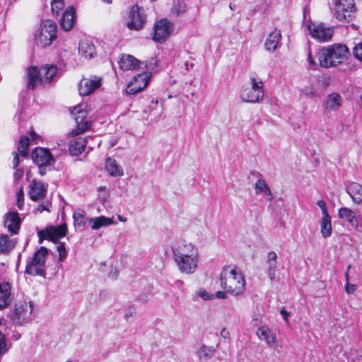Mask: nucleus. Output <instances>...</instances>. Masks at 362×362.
Returning <instances> with one entry per match:
<instances>
[{
	"label": "nucleus",
	"mask_w": 362,
	"mask_h": 362,
	"mask_svg": "<svg viewBox=\"0 0 362 362\" xmlns=\"http://www.w3.org/2000/svg\"><path fill=\"white\" fill-rule=\"evenodd\" d=\"M28 88L34 89L38 83H49L57 77V67L55 65L45 64L40 69L35 66L27 70Z\"/></svg>",
	"instance_id": "7ed1b4c3"
},
{
	"label": "nucleus",
	"mask_w": 362,
	"mask_h": 362,
	"mask_svg": "<svg viewBox=\"0 0 362 362\" xmlns=\"http://www.w3.org/2000/svg\"><path fill=\"white\" fill-rule=\"evenodd\" d=\"M57 26L52 20L42 21L40 28L35 33V42L41 47H45L57 38Z\"/></svg>",
	"instance_id": "39448f33"
},
{
	"label": "nucleus",
	"mask_w": 362,
	"mask_h": 362,
	"mask_svg": "<svg viewBox=\"0 0 362 362\" xmlns=\"http://www.w3.org/2000/svg\"><path fill=\"white\" fill-rule=\"evenodd\" d=\"M346 192L356 204L362 203V185L358 182H351L346 185Z\"/></svg>",
	"instance_id": "393cba45"
},
{
	"label": "nucleus",
	"mask_w": 362,
	"mask_h": 362,
	"mask_svg": "<svg viewBox=\"0 0 362 362\" xmlns=\"http://www.w3.org/2000/svg\"><path fill=\"white\" fill-rule=\"evenodd\" d=\"M30 145V139L27 136H23L21 137L18 145V150L20 152L21 155L23 157H26L28 154V146Z\"/></svg>",
	"instance_id": "c9c22d12"
},
{
	"label": "nucleus",
	"mask_w": 362,
	"mask_h": 362,
	"mask_svg": "<svg viewBox=\"0 0 362 362\" xmlns=\"http://www.w3.org/2000/svg\"><path fill=\"white\" fill-rule=\"evenodd\" d=\"M356 11L354 0L334 1V15L337 20L349 23L355 18Z\"/></svg>",
	"instance_id": "423d86ee"
},
{
	"label": "nucleus",
	"mask_w": 362,
	"mask_h": 362,
	"mask_svg": "<svg viewBox=\"0 0 362 362\" xmlns=\"http://www.w3.org/2000/svg\"><path fill=\"white\" fill-rule=\"evenodd\" d=\"M255 190L257 194H262L267 197L268 200L271 201L272 199V192L265 180L259 179L255 183Z\"/></svg>",
	"instance_id": "473e14b6"
},
{
	"label": "nucleus",
	"mask_w": 362,
	"mask_h": 362,
	"mask_svg": "<svg viewBox=\"0 0 362 362\" xmlns=\"http://www.w3.org/2000/svg\"><path fill=\"white\" fill-rule=\"evenodd\" d=\"M33 162L37 165H52L54 159L50 152L42 148H36L31 154Z\"/></svg>",
	"instance_id": "6ab92c4d"
},
{
	"label": "nucleus",
	"mask_w": 362,
	"mask_h": 362,
	"mask_svg": "<svg viewBox=\"0 0 362 362\" xmlns=\"http://www.w3.org/2000/svg\"><path fill=\"white\" fill-rule=\"evenodd\" d=\"M277 262H267L268 265L267 274L271 281H273L276 278V269Z\"/></svg>",
	"instance_id": "37998d69"
},
{
	"label": "nucleus",
	"mask_w": 362,
	"mask_h": 362,
	"mask_svg": "<svg viewBox=\"0 0 362 362\" xmlns=\"http://www.w3.org/2000/svg\"><path fill=\"white\" fill-rule=\"evenodd\" d=\"M74 226L76 229L83 230L88 219L86 218L85 214L81 211H75L73 214Z\"/></svg>",
	"instance_id": "f704fd0d"
},
{
	"label": "nucleus",
	"mask_w": 362,
	"mask_h": 362,
	"mask_svg": "<svg viewBox=\"0 0 362 362\" xmlns=\"http://www.w3.org/2000/svg\"><path fill=\"white\" fill-rule=\"evenodd\" d=\"M215 297L219 299H226L227 298V291H217L215 293Z\"/></svg>",
	"instance_id": "bf43d9fd"
},
{
	"label": "nucleus",
	"mask_w": 362,
	"mask_h": 362,
	"mask_svg": "<svg viewBox=\"0 0 362 362\" xmlns=\"http://www.w3.org/2000/svg\"><path fill=\"white\" fill-rule=\"evenodd\" d=\"M105 168L110 176H113V160L111 158H106Z\"/></svg>",
	"instance_id": "603ef678"
},
{
	"label": "nucleus",
	"mask_w": 362,
	"mask_h": 362,
	"mask_svg": "<svg viewBox=\"0 0 362 362\" xmlns=\"http://www.w3.org/2000/svg\"><path fill=\"white\" fill-rule=\"evenodd\" d=\"M281 38V31L274 29V31H272L269 36L267 37L264 46L265 49L268 51H274L278 48V46L280 42V40Z\"/></svg>",
	"instance_id": "c756f323"
},
{
	"label": "nucleus",
	"mask_w": 362,
	"mask_h": 362,
	"mask_svg": "<svg viewBox=\"0 0 362 362\" xmlns=\"http://www.w3.org/2000/svg\"><path fill=\"white\" fill-rule=\"evenodd\" d=\"M57 243V250L59 254L58 261L62 262L66 259L68 252L66 249L64 243Z\"/></svg>",
	"instance_id": "a19ab883"
},
{
	"label": "nucleus",
	"mask_w": 362,
	"mask_h": 362,
	"mask_svg": "<svg viewBox=\"0 0 362 362\" xmlns=\"http://www.w3.org/2000/svg\"><path fill=\"white\" fill-rule=\"evenodd\" d=\"M157 59L154 57H151L148 61L141 62V64H144L146 69L150 71L155 70L156 67L157 66Z\"/></svg>",
	"instance_id": "c03bdc74"
},
{
	"label": "nucleus",
	"mask_w": 362,
	"mask_h": 362,
	"mask_svg": "<svg viewBox=\"0 0 362 362\" xmlns=\"http://www.w3.org/2000/svg\"><path fill=\"white\" fill-rule=\"evenodd\" d=\"M350 268H351V265H349L348 267H347V270H346V272L345 273L346 282H349V270Z\"/></svg>",
	"instance_id": "338daca9"
},
{
	"label": "nucleus",
	"mask_w": 362,
	"mask_h": 362,
	"mask_svg": "<svg viewBox=\"0 0 362 362\" xmlns=\"http://www.w3.org/2000/svg\"><path fill=\"white\" fill-rule=\"evenodd\" d=\"M88 141L85 138L76 137L70 141L69 151L72 156L80 155L86 148Z\"/></svg>",
	"instance_id": "cd10ccee"
},
{
	"label": "nucleus",
	"mask_w": 362,
	"mask_h": 362,
	"mask_svg": "<svg viewBox=\"0 0 362 362\" xmlns=\"http://www.w3.org/2000/svg\"><path fill=\"white\" fill-rule=\"evenodd\" d=\"M100 84V78L94 77L93 78L83 79L81 81L79 85V93L83 96L88 95L98 88Z\"/></svg>",
	"instance_id": "4be33fe9"
},
{
	"label": "nucleus",
	"mask_w": 362,
	"mask_h": 362,
	"mask_svg": "<svg viewBox=\"0 0 362 362\" xmlns=\"http://www.w3.org/2000/svg\"><path fill=\"white\" fill-rule=\"evenodd\" d=\"M47 187L41 181L33 180L29 185L28 195L31 200L37 202L46 198Z\"/></svg>",
	"instance_id": "a211bd4d"
},
{
	"label": "nucleus",
	"mask_w": 362,
	"mask_h": 362,
	"mask_svg": "<svg viewBox=\"0 0 362 362\" xmlns=\"http://www.w3.org/2000/svg\"><path fill=\"white\" fill-rule=\"evenodd\" d=\"M51 10L52 13L56 16H59L60 12L64 8V0H51Z\"/></svg>",
	"instance_id": "58836bf2"
},
{
	"label": "nucleus",
	"mask_w": 362,
	"mask_h": 362,
	"mask_svg": "<svg viewBox=\"0 0 362 362\" xmlns=\"http://www.w3.org/2000/svg\"><path fill=\"white\" fill-rule=\"evenodd\" d=\"M123 169L115 163V177L123 175Z\"/></svg>",
	"instance_id": "13d9d810"
},
{
	"label": "nucleus",
	"mask_w": 362,
	"mask_h": 362,
	"mask_svg": "<svg viewBox=\"0 0 362 362\" xmlns=\"http://www.w3.org/2000/svg\"><path fill=\"white\" fill-rule=\"evenodd\" d=\"M67 233V227L66 224H62L58 226H50L45 230H40L37 233L40 243L43 239H51L54 243H58V240L66 236Z\"/></svg>",
	"instance_id": "f8f14e48"
},
{
	"label": "nucleus",
	"mask_w": 362,
	"mask_h": 362,
	"mask_svg": "<svg viewBox=\"0 0 362 362\" xmlns=\"http://www.w3.org/2000/svg\"><path fill=\"white\" fill-rule=\"evenodd\" d=\"M257 336L260 340L264 341L271 348H274L276 344L275 335L273 334L269 328L266 326H262L257 329Z\"/></svg>",
	"instance_id": "bb28decb"
},
{
	"label": "nucleus",
	"mask_w": 362,
	"mask_h": 362,
	"mask_svg": "<svg viewBox=\"0 0 362 362\" xmlns=\"http://www.w3.org/2000/svg\"><path fill=\"white\" fill-rule=\"evenodd\" d=\"M136 300L142 304H146L148 300V295L146 293H141L138 296Z\"/></svg>",
	"instance_id": "5fc2aeb1"
},
{
	"label": "nucleus",
	"mask_w": 362,
	"mask_h": 362,
	"mask_svg": "<svg viewBox=\"0 0 362 362\" xmlns=\"http://www.w3.org/2000/svg\"><path fill=\"white\" fill-rule=\"evenodd\" d=\"M277 255L275 252L271 251L267 255V262H276Z\"/></svg>",
	"instance_id": "6e6d98bb"
},
{
	"label": "nucleus",
	"mask_w": 362,
	"mask_h": 362,
	"mask_svg": "<svg viewBox=\"0 0 362 362\" xmlns=\"http://www.w3.org/2000/svg\"><path fill=\"white\" fill-rule=\"evenodd\" d=\"M76 19V16L74 7L69 6L63 12L59 21V25L64 30L69 31L74 27Z\"/></svg>",
	"instance_id": "412c9836"
},
{
	"label": "nucleus",
	"mask_w": 362,
	"mask_h": 362,
	"mask_svg": "<svg viewBox=\"0 0 362 362\" xmlns=\"http://www.w3.org/2000/svg\"><path fill=\"white\" fill-rule=\"evenodd\" d=\"M230 269L225 266L221 273V286L227 289V292L238 296L241 295L245 288V280L241 273H238L235 268Z\"/></svg>",
	"instance_id": "f03ea898"
},
{
	"label": "nucleus",
	"mask_w": 362,
	"mask_h": 362,
	"mask_svg": "<svg viewBox=\"0 0 362 362\" xmlns=\"http://www.w3.org/2000/svg\"><path fill=\"white\" fill-rule=\"evenodd\" d=\"M150 77L146 73L135 76L127 86L125 92L128 95H134L145 88L149 82Z\"/></svg>",
	"instance_id": "2eb2a0df"
},
{
	"label": "nucleus",
	"mask_w": 362,
	"mask_h": 362,
	"mask_svg": "<svg viewBox=\"0 0 362 362\" xmlns=\"http://www.w3.org/2000/svg\"><path fill=\"white\" fill-rule=\"evenodd\" d=\"M42 203L39 204L35 209L37 212L42 213L44 211L49 212V208L52 206V202L50 199L45 198L44 199H42Z\"/></svg>",
	"instance_id": "ea45409f"
},
{
	"label": "nucleus",
	"mask_w": 362,
	"mask_h": 362,
	"mask_svg": "<svg viewBox=\"0 0 362 362\" xmlns=\"http://www.w3.org/2000/svg\"><path fill=\"white\" fill-rule=\"evenodd\" d=\"M11 284L0 281V310L7 308L11 302Z\"/></svg>",
	"instance_id": "b1692460"
},
{
	"label": "nucleus",
	"mask_w": 362,
	"mask_h": 362,
	"mask_svg": "<svg viewBox=\"0 0 362 362\" xmlns=\"http://www.w3.org/2000/svg\"><path fill=\"white\" fill-rule=\"evenodd\" d=\"M13 168H16L19 164V156L18 153L16 152L13 153Z\"/></svg>",
	"instance_id": "4d7b16f0"
},
{
	"label": "nucleus",
	"mask_w": 362,
	"mask_h": 362,
	"mask_svg": "<svg viewBox=\"0 0 362 362\" xmlns=\"http://www.w3.org/2000/svg\"><path fill=\"white\" fill-rule=\"evenodd\" d=\"M136 313V308L133 305H129L124 310V317L126 320L132 317Z\"/></svg>",
	"instance_id": "8fccbe9b"
},
{
	"label": "nucleus",
	"mask_w": 362,
	"mask_h": 362,
	"mask_svg": "<svg viewBox=\"0 0 362 362\" xmlns=\"http://www.w3.org/2000/svg\"><path fill=\"white\" fill-rule=\"evenodd\" d=\"M22 220L16 211H8L4 216V225L12 235L18 233Z\"/></svg>",
	"instance_id": "f3484780"
},
{
	"label": "nucleus",
	"mask_w": 362,
	"mask_h": 362,
	"mask_svg": "<svg viewBox=\"0 0 362 362\" xmlns=\"http://www.w3.org/2000/svg\"><path fill=\"white\" fill-rule=\"evenodd\" d=\"M129 22L127 25L130 30H139L146 23V15L144 8L134 5L129 13Z\"/></svg>",
	"instance_id": "1a4fd4ad"
},
{
	"label": "nucleus",
	"mask_w": 362,
	"mask_h": 362,
	"mask_svg": "<svg viewBox=\"0 0 362 362\" xmlns=\"http://www.w3.org/2000/svg\"><path fill=\"white\" fill-rule=\"evenodd\" d=\"M197 295L204 300H209L214 298V294H209L204 288H200Z\"/></svg>",
	"instance_id": "09e8293b"
},
{
	"label": "nucleus",
	"mask_w": 362,
	"mask_h": 362,
	"mask_svg": "<svg viewBox=\"0 0 362 362\" xmlns=\"http://www.w3.org/2000/svg\"><path fill=\"white\" fill-rule=\"evenodd\" d=\"M16 245V239L11 238L8 235H0V254L8 255Z\"/></svg>",
	"instance_id": "7c9ffc66"
},
{
	"label": "nucleus",
	"mask_w": 362,
	"mask_h": 362,
	"mask_svg": "<svg viewBox=\"0 0 362 362\" xmlns=\"http://www.w3.org/2000/svg\"><path fill=\"white\" fill-rule=\"evenodd\" d=\"M175 262L181 272L193 274L197 268L198 252L185 255Z\"/></svg>",
	"instance_id": "4468645a"
},
{
	"label": "nucleus",
	"mask_w": 362,
	"mask_h": 362,
	"mask_svg": "<svg viewBox=\"0 0 362 362\" xmlns=\"http://www.w3.org/2000/svg\"><path fill=\"white\" fill-rule=\"evenodd\" d=\"M338 216L341 220L349 223L355 228H358L360 223L362 222L361 216L358 215L356 211L348 207L339 208L338 210Z\"/></svg>",
	"instance_id": "dca6fc26"
},
{
	"label": "nucleus",
	"mask_w": 362,
	"mask_h": 362,
	"mask_svg": "<svg viewBox=\"0 0 362 362\" xmlns=\"http://www.w3.org/2000/svg\"><path fill=\"white\" fill-rule=\"evenodd\" d=\"M112 223L113 221L111 218L103 216L88 219V223L93 230H98L102 226H110Z\"/></svg>",
	"instance_id": "2f4dec72"
},
{
	"label": "nucleus",
	"mask_w": 362,
	"mask_h": 362,
	"mask_svg": "<svg viewBox=\"0 0 362 362\" xmlns=\"http://www.w3.org/2000/svg\"><path fill=\"white\" fill-rule=\"evenodd\" d=\"M320 232L323 238H328L332 235L331 216H322L320 221Z\"/></svg>",
	"instance_id": "72a5a7b5"
},
{
	"label": "nucleus",
	"mask_w": 362,
	"mask_h": 362,
	"mask_svg": "<svg viewBox=\"0 0 362 362\" xmlns=\"http://www.w3.org/2000/svg\"><path fill=\"white\" fill-rule=\"evenodd\" d=\"M24 205V192L23 188H21L17 193V206L20 210L23 209Z\"/></svg>",
	"instance_id": "de8ad7c7"
},
{
	"label": "nucleus",
	"mask_w": 362,
	"mask_h": 362,
	"mask_svg": "<svg viewBox=\"0 0 362 362\" xmlns=\"http://www.w3.org/2000/svg\"><path fill=\"white\" fill-rule=\"evenodd\" d=\"M280 314L282 315L284 320H285L286 322H288V317L289 316V313L286 310L284 307H282L281 308Z\"/></svg>",
	"instance_id": "052dcab7"
},
{
	"label": "nucleus",
	"mask_w": 362,
	"mask_h": 362,
	"mask_svg": "<svg viewBox=\"0 0 362 362\" xmlns=\"http://www.w3.org/2000/svg\"><path fill=\"white\" fill-rule=\"evenodd\" d=\"M240 97L244 102L247 103H259L264 97L263 89H250L245 88L240 93Z\"/></svg>",
	"instance_id": "5701e85b"
},
{
	"label": "nucleus",
	"mask_w": 362,
	"mask_h": 362,
	"mask_svg": "<svg viewBox=\"0 0 362 362\" xmlns=\"http://www.w3.org/2000/svg\"><path fill=\"white\" fill-rule=\"evenodd\" d=\"M340 100L341 98L338 94H331L327 98V107L332 110L335 109L341 105Z\"/></svg>",
	"instance_id": "4c0bfd02"
},
{
	"label": "nucleus",
	"mask_w": 362,
	"mask_h": 362,
	"mask_svg": "<svg viewBox=\"0 0 362 362\" xmlns=\"http://www.w3.org/2000/svg\"><path fill=\"white\" fill-rule=\"evenodd\" d=\"M50 165H38L39 167V173L40 174L43 176L46 174V170H47V166H49Z\"/></svg>",
	"instance_id": "0e129e2a"
},
{
	"label": "nucleus",
	"mask_w": 362,
	"mask_h": 362,
	"mask_svg": "<svg viewBox=\"0 0 362 362\" xmlns=\"http://www.w3.org/2000/svg\"><path fill=\"white\" fill-rule=\"evenodd\" d=\"M23 175V171L21 169H16V170L15 171L14 174H13V177L15 180H18L20 179Z\"/></svg>",
	"instance_id": "e2e57ef3"
},
{
	"label": "nucleus",
	"mask_w": 362,
	"mask_h": 362,
	"mask_svg": "<svg viewBox=\"0 0 362 362\" xmlns=\"http://www.w3.org/2000/svg\"><path fill=\"white\" fill-rule=\"evenodd\" d=\"M317 205L321 209L322 216H329L327 207V204L325 201L319 200L317 202Z\"/></svg>",
	"instance_id": "3c124183"
},
{
	"label": "nucleus",
	"mask_w": 362,
	"mask_h": 362,
	"mask_svg": "<svg viewBox=\"0 0 362 362\" xmlns=\"http://www.w3.org/2000/svg\"><path fill=\"white\" fill-rule=\"evenodd\" d=\"M33 304L26 302H18L15 304L14 310L11 315V318L14 324L21 325L32 320Z\"/></svg>",
	"instance_id": "6e6552de"
},
{
	"label": "nucleus",
	"mask_w": 362,
	"mask_h": 362,
	"mask_svg": "<svg viewBox=\"0 0 362 362\" xmlns=\"http://www.w3.org/2000/svg\"><path fill=\"white\" fill-rule=\"evenodd\" d=\"M308 63L313 66H317V64H316V62H315V60L313 59L312 55H311V53H309L308 54Z\"/></svg>",
	"instance_id": "69168bd1"
},
{
	"label": "nucleus",
	"mask_w": 362,
	"mask_h": 362,
	"mask_svg": "<svg viewBox=\"0 0 362 362\" xmlns=\"http://www.w3.org/2000/svg\"><path fill=\"white\" fill-rule=\"evenodd\" d=\"M144 119L149 123L157 122L160 116L161 107L159 105L158 100H151L147 107L144 109Z\"/></svg>",
	"instance_id": "aec40b11"
},
{
	"label": "nucleus",
	"mask_w": 362,
	"mask_h": 362,
	"mask_svg": "<svg viewBox=\"0 0 362 362\" xmlns=\"http://www.w3.org/2000/svg\"><path fill=\"white\" fill-rule=\"evenodd\" d=\"M215 353V349L213 346L202 345L197 351L198 357L202 359L211 357Z\"/></svg>",
	"instance_id": "e433bc0d"
},
{
	"label": "nucleus",
	"mask_w": 362,
	"mask_h": 362,
	"mask_svg": "<svg viewBox=\"0 0 362 362\" xmlns=\"http://www.w3.org/2000/svg\"><path fill=\"white\" fill-rule=\"evenodd\" d=\"M353 53L356 59L362 62V41L355 45Z\"/></svg>",
	"instance_id": "49530a36"
},
{
	"label": "nucleus",
	"mask_w": 362,
	"mask_h": 362,
	"mask_svg": "<svg viewBox=\"0 0 362 362\" xmlns=\"http://www.w3.org/2000/svg\"><path fill=\"white\" fill-rule=\"evenodd\" d=\"M72 113L75 115V121L76 127L71 131L73 136L83 133L90 127V122L88 120H85L87 112L84 110L83 105H78L74 107Z\"/></svg>",
	"instance_id": "9b49d317"
},
{
	"label": "nucleus",
	"mask_w": 362,
	"mask_h": 362,
	"mask_svg": "<svg viewBox=\"0 0 362 362\" xmlns=\"http://www.w3.org/2000/svg\"><path fill=\"white\" fill-rule=\"evenodd\" d=\"M48 250L45 247H40L33 257L27 261L25 273L31 276H46L45 264L47 259Z\"/></svg>",
	"instance_id": "20e7f679"
},
{
	"label": "nucleus",
	"mask_w": 362,
	"mask_h": 362,
	"mask_svg": "<svg viewBox=\"0 0 362 362\" xmlns=\"http://www.w3.org/2000/svg\"><path fill=\"white\" fill-rule=\"evenodd\" d=\"M304 25L306 30L313 38L319 42H326L329 40L333 35V29L330 27H326L323 23L315 24L310 19L305 20Z\"/></svg>",
	"instance_id": "0eeeda50"
},
{
	"label": "nucleus",
	"mask_w": 362,
	"mask_h": 362,
	"mask_svg": "<svg viewBox=\"0 0 362 362\" xmlns=\"http://www.w3.org/2000/svg\"><path fill=\"white\" fill-rule=\"evenodd\" d=\"M173 259L175 262L192 253L198 252L197 249L192 243L185 240H179L171 245Z\"/></svg>",
	"instance_id": "ddd939ff"
},
{
	"label": "nucleus",
	"mask_w": 362,
	"mask_h": 362,
	"mask_svg": "<svg viewBox=\"0 0 362 362\" xmlns=\"http://www.w3.org/2000/svg\"><path fill=\"white\" fill-rule=\"evenodd\" d=\"M174 30L173 23L168 19H161L153 27V40L158 42H164Z\"/></svg>",
	"instance_id": "9d476101"
},
{
	"label": "nucleus",
	"mask_w": 362,
	"mask_h": 362,
	"mask_svg": "<svg viewBox=\"0 0 362 362\" xmlns=\"http://www.w3.org/2000/svg\"><path fill=\"white\" fill-rule=\"evenodd\" d=\"M186 7V4L184 2H181L180 1L177 0L173 2L172 11L173 13L179 15L180 13L185 12Z\"/></svg>",
	"instance_id": "79ce46f5"
},
{
	"label": "nucleus",
	"mask_w": 362,
	"mask_h": 362,
	"mask_svg": "<svg viewBox=\"0 0 362 362\" xmlns=\"http://www.w3.org/2000/svg\"><path fill=\"white\" fill-rule=\"evenodd\" d=\"M78 53L84 58L90 59L96 54L95 47L90 41H81L78 46Z\"/></svg>",
	"instance_id": "c85d7f7f"
},
{
	"label": "nucleus",
	"mask_w": 362,
	"mask_h": 362,
	"mask_svg": "<svg viewBox=\"0 0 362 362\" xmlns=\"http://www.w3.org/2000/svg\"><path fill=\"white\" fill-rule=\"evenodd\" d=\"M344 289L347 294H351L356 290V286L355 284H350L349 282H346Z\"/></svg>",
	"instance_id": "864d4df0"
},
{
	"label": "nucleus",
	"mask_w": 362,
	"mask_h": 362,
	"mask_svg": "<svg viewBox=\"0 0 362 362\" xmlns=\"http://www.w3.org/2000/svg\"><path fill=\"white\" fill-rule=\"evenodd\" d=\"M221 334L223 337L226 338L229 334L225 329H223L221 332Z\"/></svg>",
	"instance_id": "774afa93"
},
{
	"label": "nucleus",
	"mask_w": 362,
	"mask_h": 362,
	"mask_svg": "<svg viewBox=\"0 0 362 362\" xmlns=\"http://www.w3.org/2000/svg\"><path fill=\"white\" fill-rule=\"evenodd\" d=\"M251 86L248 87L250 89H263V84L261 80L256 78L254 76L250 77Z\"/></svg>",
	"instance_id": "a18cd8bd"
},
{
	"label": "nucleus",
	"mask_w": 362,
	"mask_h": 362,
	"mask_svg": "<svg viewBox=\"0 0 362 362\" xmlns=\"http://www.w3.org/2000/svg\"><path fill=\"white\" fill-rule=\"evenodd\" d=\"M302 92L307 96H313L314 95V91L313 90V88L305 87L302 90Z\"/></svg>",
	"instance_id": "680f3d73"
},
{
	"label": "nucleus",
	"mask_w": 362,
	"mask_h": 362,
	"mask_svg": "<svg viewBox=\"0 0 362 362\" xmlns=\"http://www.w3.org/2000/svg\"><path fill=\"white\" fill-rule=\"evenodd\" d=\"M117 62L124 71L135 69L141 64V62L131 54H122Z\"/></svg>",
	"instance_id": "a878e982"
},
{
	"label": "nucleus",
	"mask_w": 362,
	"mask_h": 362,
	"mask_svg": "<svg viewBox=\"0 0 362 362\" xmlns=\"http://www.w3.org/2000/svg\"><path fill=\"white\" fill-rule=\"evenodd\" d=\"M349 48L342 44L324 47L317 52L319 65L323 68L336 66L347 59Z\"/></svg>",
	"instance_id": "f257e3e1"
}]
</instances>
